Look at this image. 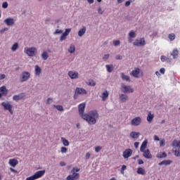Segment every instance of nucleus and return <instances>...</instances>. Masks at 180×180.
<instances>
[{
    "instance_id": "7ed1b4c3",
    "label": "nucleus",
    "mask_w": 180,
    "mask_h": 180,
    "mask_svg": "<svg viewBox=\"0 0 180 180\" xmlns=\"http://www.w3.org/2000/svg\"><path fill=\"white\" fill-rule=\"evenodd\" d=\"M44 174H45V170L38 171L35 172L34 175L27 178L26 180H36L39 178H41Z\"/></svg>"
},
{
    "instance_id": "f03ea898",
    "label": "nucleus",
    "mask_w": 180,
    "mask_h": 180,
    "mask_svg": "<svg viewBox=\"0 0 180 180\" xmlns=\"http://www.w3.org/2000/svg\"><path fill=\"white\" fill-rule=\"evenodd\" d=\"M172 147H175L174 148V155L176 157H179L180 156V141H177V140H174L172 141Z\"/></svg>"
},
{
    "instance_id": "6e6d98bb",
    "label": "nucleus",
    "mask_w": 180,
    "mask_h": 180,
    "mask_svg": "<svg viewBox=\"0 0 180 180\" xmlns=\"http://www.w3.org/2000/svg\"><path fill=\"white\" fill-rule=\"evenodd\" d=\"M160 72L162 74V75H165V68H161L160 70Z\"/></svg>"
},
{
    "instance_id": "423d86ee",
    "label": "nucleus",
    "mask_w": 180,
    "mask_h": 180,
    "mask_svg": "<svg viewBox=\"0 0 180 180\" xmlns=\"http://www.w3.org/2000/svg\"><path fill=\"white\" fill-rule=\"evenodd\" d=\"M80 177V175L79 173L75 172V170L72 171V174L66 177V180H77Z\"/></svg>"
},
{
    "instance_id": "37998d69",
    "label": "nucleus",
    "mask_w": 180,
    "mask_h": 180,
    "mask_svg": "<svg viewBox=\"0 0 180 180\" xmlns=\"http://www.w3.org/2000/svg\"><path fill=\"white\" fill-rule=\"evenodd\" d=\"M70 32H71V28H66V30H65V32H63V34H65L66 36H68Z\"/></svg>"
},
{
    "instance_id": "6e6552de",
    "label": "nucleus",
    "mask_w": 180,
    "mask_h": 180,
    "mask_svg": "<svg viewBox=\"0 0 180 180\" xmlns=\"http://www.w3.org/2000/svg\"><path fill=\"white\" fill-rule=\"evenodd\" d=\"M142 120L141 117H137L131 120V124L132 126H139L141 124Z\"/></svg>"
},
{
    "instance_id": "f257e3e1",
    "label": "nucleus",
    "mask_w": 180,
    "mask_h": 180,
    "mask_svg": "<svg viewBox=\"0 0 180 180\" xmlns=\"http://www.w3.org/2000/svg\"><path fill=\"white\" fill-rule=\"evenodd\" d=\"M86 108L85 103H82L79 105V114L82 119L86 120L89 124H95L96 123V120L98 118V114L97 111L93 110L88 114H84Z\"/></svg>"
},
{
    "instance_id": "f704fd0d",
    "label": "nucleus",
    "mask_w": 180,
    "mask_h": 180,
    "mask_svg": "<svg viewBox=\"0 0 180 180\" xmlns=\"http://www.w3.org/2000/svg\"><path fill=\"white\" fill-rule=\"evenodd\" d=\"M19 47V45L18 42H15V44H13V46L11 48L12 51H15Z\"/></svg>"
},
{
    "instance_id": "ddd939ff",
    "label": "nucleus",
    "mask_w": 180,
    "mask_h": 180,
    "mask_svg": "<svg viewBox=\"0 0 180 180\" xmlns=\"http://www.w3.org/2000/svg\"><path fill=\"white\" fill-rule=\"evenodd\" d=\"M143 153V156L146 158V159H152L153 158V155L150 153V151L147 149L143 151H141Z\"/></svg>"
},
{
    "instance_id": "69168bd1",
    "label": "nucleus",
    "mask_w": 180,
    "mask_h": 180,
    "mask_svg": "<svg viewBox=\"0 0 180 180\" xmlns=\"http://www.w3.org/2000/svg\"><path fill=\"white\" fill-rule=\"evenodd\" d=\"M53 100L51 98H48V100H46V103L50 104V103Z\"/></svg>"
},
{
    "instance_id": "20e7f679",
    "label": "nucleus",
    "mask_w": 180,
    "mask_h": 180,
    "mask_svg": "<svg viewBox=\"0 0 180 180\" xmlns=\"http://www.w3.org/2000/svg\"><path fill=\"white\" fill-rule=\"evenodd\" d=\"M37 49L36 48H25V53L30 57H33L36 54Z\"/></svg>"
},
{
    "instance_id": "49530a36",
    "label": "nucleus",
    "mask_w": 180,
    "mask_h": 180,
    "mask_svg": "<svg viewBox=\"0 0 180 180\" xmlns=\"http://www.w3.org/2000/svg\"><path fill=\"white\" fill-rule=\"evenodd\" d=\"M102 147H101V146H97V147H96L95 148V152L96 153H99L101 150H102Z\"/></svg>"
},
{
    "instance_id": "2f4dec72",
    "label": "nucleus",
    "mask_w": 180,
    "mask_h": 180,
    "mask_svg": "<svg viewBox=\"0 0 180 180\" xmlns=\"http://www.w3.org/2000/svg\"><path fill=\"white\" fill-rule=\"evenodd\" d=\"M60 141H62V143H63V146H69L70 143H69V141L67 139H65V138L62 137V138H60Z\"/></svg>"
},
{
    "instance_id": "052dcab7",
    "label": "nucleus",
    "mask_w": 180,
    "mask_h": 180,
    "mask_svg": "<svg viewBox=\"0 0 180 180\" xmlns=\"http://www.w3.org/2000/svg\"><path fill=\"white\" fill-rule=\"evenodd\" d=\"M5 78H6V75H3V74L0 75V79L1 80L4 79Z\"/></svg>"
},
{
    "instance_id": "72a5a7b5",
    "label": "nucleus",
    "mask_w": 180,
    "mask_h": 180,
    "mask_svg": "<svg viewBox=\"0 0 180 180\" xmlns=\"http://www.w3.org/2000/svg\"><path fill=\"white\" fill-rule=\"evenodd\" d=\"M41 57H42V59H44V60H46L49 58L48 52H42V55H41Z\"/></svg>"
},
{
    "instance_id": "a19ab883",
    "label": "nucleus",
    "mask_w": 180,
    "mask_h": 180,
    "mask_svg": "<svg viewBox=\"0 0 180 180\" xmlns=\"http://www.w3.org/2000/svg\"><path fill=\"white\" fill-rule=\"evenodd\" d=\"M0 91L3 95H4L6 92V88L5 86H2L0 88Z\"/></svg>"
},
{
    "instance_id": "aec40b11",
    "label": "nucleus",
    "mask_w": 180,
    "mask_h": 180,
    "mask_svg": "<svg viewBox=\"0 0 180 180\" xmlns=\"http://www.w3.org/2000/svg\"><path fill=\"white\" fill-rule=\"evenodd\" d=\"M154 117H155L154 114H152L151 112H148L146 120L148 121V122L151 123Z\"/></svg>"
},
{
    "instance_id": "603ef678",
    "label": "nucleus",
    "mask_w": 180,
    "mask_h": 180,
    "mask_svg": "<svg viewBox=\"0 0 180 180\" xmlns=\"http://www.w3.org/2000/svg\"><path fill=\"white\" fill-rule=\"evenodd\" d=\"M130 4H131V1H127L125 2V4H124V6H125V7H128V6H130Z\"/></svg>"
},
{
    "instance_id": "bb28decb",
    "label": "nucleus",
    "mask_w": 180,
    "mask_h": 180,
    "mask_svg": "<svg viewBox=\"0 0 180 180\" xmlns=\"http://www.w3.org/2000/svg\"><path fill=\"white\" fill-rule=\"evenodd\" d=\"M139 134H140V133L132 131L131 133H130V136L132 139H138L139 136Z\"/></svg>"
},
{
    "instance_id": "a18cd8bd",
    "label": "nucleus",
    "mask_w": 180,
    "mask_h": 180,
    "mask_svg": "<svg viewBox=\"0 0 180 180\" xmlns=\"http://www.w3.org/2000/svg\"><path fill=\"white\" fill-rule=\"evenodd\" d=\"M112 44L115 46H117L120 44V41H112Z\"/></svg>"
},
{
    "instance_id": "774afa93",
    "label": "nucleus",
    "mask_w": 180,
    "mask_h": 180,
    "mask_svg": "<svg viewBox=\"0 0 180 180\" xmlns=\"http://www.w3.org/2000/svg\"><path fill=\"white\" fill-rule=\"evenodd\" d=\"M7 30H8V28H4L3 30H1V33H3Z\"/></svg>"
},
{
    "instance_id": "6ab92c4d",
    "label": "nucleus",
    "mask_w": 180,
    "mask_h": 180,
    "mask_svg": "<svg viewBox=\"0 0 180 180\" xmlns=\"http://www.w3.org/2000/svg\"><path fill=\"white\" fill-rule=\"evenodd\" d=\"M119 98H120V101L122 103H124V102H126L127 101L129 100L128 96H127V95H125V94H120V95H119Z\"/></svg>"
},
{
    "instance_id": "ea45409f",
    "label": "nucleus",
    "mask_w": 180,
    "mask_h": 180,
    "mask_svg": "<svg viewBox=\"0 0 180 180\" xmlns=\"http://www.w3.org/2000/svg\"><path fill=\"white\" fill-rule=\"evenodd\" d=\"M96 82L94 81V80H89V83H88V85L89 86H96Z\"/></svg>"
},
{
    "instance_id": "5701e85b",
    "label": "nucleus",
    "mask_w": 180,
    "mask_h": 180,
    "mask_svg": "<svg viewBox=\"0 0 180 180\" xmlns=\"http://www.w3.org/2000/svg\"><path fill=\"white\" fill-rule=\"evenodd\" d=\"M160 60L162 62H167V63H171L172 62V59H170V58H167V56H165L164 55H162L160 57Z\"/></svg>"
},
{
    "instance_id": "de8ad7c7",
    "label": "nucleus",
    "mask_w": 180,
    "mask_h": 180,
    "mask_svg": "<svg viewBox=\"0 0 180 180\" xmlns=\"http://www.w3.org/2000/svg\"><path fill=\"white\" fill-rule=\"evenodd\" d=\"M63 33L62 30H56L55 32H53V34H61Z\"/></svg>"
},
{
    "instance_id": "5fc2aeb1",
    "label": "nucleus",
    "mask_w": 180,
    "mask_h": 180,
    "mask_svg": "<svg viewBox=\"0 0 180 180\" xmlns=\"http://www.w3.org/2000/svg\"><path fill=\"white\" fill-rule=\"evenodd\" d=\"M115 59H116V60H122V55H117V56H115Z\"/></svg>"
},
{
    "instance_id": "4be33fe9",
    "label": "nucleus",
    "mask_w": 180,
    "mask_h": 180,
    "mask_svg": "<svg viewBox=\"0 0 180 180\" xmlns=\"http://www.w3.org/2000/svg\"><path fill=\"white\" fill-rule=\"evenodd\" d=\"M25 97V95L24 94H19V95H15V96H14L13 98V99L14 101H19V100L23 99Z\"/></svg>"
},
{
    "instance_id": "39448f33",
    "label": "nucleus",
    "mask_w": 180,
    "mask_h": 180,
    "mask_svg": "<svg viewBox=\"0 0 180 180\" xmlns=\"http://www.w3.org/2000/svg\"><path fill=\"white\" fill-rule=\"evenodd\" d=\"M121 91L122 92H123L124 94H127V93H134V90L133 89H131V86H126L123 84H122L121 85Z\"/></svg>"
},
{
    "instance_id": "c85d7f7f",
    "label": "nucleus",
    "mask_w": 180,
    "mask_h": 180,
    "mask_svg": "<svg viewBox=\"0 0 180 180\" xmlns=\"http://www.w3.org/2000/svg\"><path fill=\"white\" fill-rule=\"evenodd\" d=\"M109 96V93L108 91H105L102 94L101 98L103 101H105L106 98Z\"/></svg>"
},
{
    "instance_id": "4d7b16f0",
    "label": "nucleus",
    "mask_w": 180,
    "mask_h": 180,
    "mask_svg": "<svg viewBox=\"0 0 180 180\" xmlns=\"http://www.w3.org/2000/svg\"><path fill=\"white\" fill-rule=\"evenodd\" d=\"M98 13L99 14H103V10H102V8H101V7H99V8H98Z\"/></svg>"
},
{
    "instance_id": "8fccbe9b",
    "label": "nucleus",
    "mask_w": 180,
    "mask_h": 180,
    "mask_svg": "<svg viewBox=\"0 0 180 180\" xmlns=\"http://www.w3.org/2000/svg\"><path fill=\"white\" fill-rule=\"evenodd\" d=\"M56 109L60 112L64 110L63 107L61 105H56Z\"/></svg>"
},
{
    "instance_id": "680f3d73",
    "label": "nucleus",
    "mask_w": 180,
    "mask_h": 180,
    "mask_svg": "<svg viewBox=\"0 0 180 180\" xmlns=\"http://www.w3.org/2000/svg\"><path fill=\"white\" fill-rule=\"evenodd\" d=\"M134 146L135 148H138L139 146V142H135Z\"/></svg>"
},
{
    "instance_id": "dca6fc26",
    "label": "nucleus",
    "mask_w": 180,
    "mask_h": 180,
    "mask_svg": "<svg viewBox=\"0 0 180 180\" xmlns=\"http://www.w3.org/2000/svg\"><path fill=\"white\" fill-rule=\"evenodd\" d=\"M179 51L177 49H173L172 52H171L170 55L173 57L174 59H176L179 58Z\"/></svg>"
},
{
    "instance_id": "2eb2a0df",
    "label": "nucleus",
    "mask_w": 180,
    "mask_h": 180,
    "mask_svg": "<svg viewBox=\"0 0 180 180\" xmlns=\"http://www.w3.org/2000/svg\"><path fill=\"white\" fill-rule=\"evenodd\" d=\"M139 74H140V69L139 68H136L134 70H133L131 72V75L133 76L135 78H139Z\"/></svg>"
},
{
    "instance_id": "c03bdc74",
    "label": "nucleus",
    "mask_w": 180,
    "mask_h": 180,
    "mask_svg": "<svg viewBox=\"0 0 180 180\" xmlns=\"http://www.w3.org/2000/svg\"><path fill=\"white\" fill-rule=\"evenodd\" d=\"M127 169V166L126 165H122V168L120 169V172L121 174H124V170Z\"/></svg>"
},
{
    "instance_id": "473e14b6",
    "label": "nucleus",
    "mask_w": 180,
    "mask_h": 180,
    "mask_svg": "<svg viewBox=\"0 0 180 180\" xmlns=\"http://www.w3.org/2000/svg\"><path fill=\"white\" fill-rule=\"evenodd\" d=\"M167 156L166 153H160L158 154H157L156 157L158 158H166Z\"/></svg>"
},
{
    "instance_id": "09e8293b",
    "label": "nucleus",
    "mask_w": 180,
    "mask_h": 180,
    "mask_svg": "<svg viewBox=\"0 0 180 180\" xmlns=\"http://www.w3.org/2000/svg\"><path fill=\"white\" fill-rule=\"evenodd\" d=\"M109 57H110L109 53H107V54H105V55H103V60H107L109 58Z\"/></svg>"
},
{
    "instance_id": "7c9ffc66",
    "label": "nucleus",
    "mask_w": 180,
    "mask_h": 180,
    "mask_svg": "<svg viewBox=\"0 0 180 180\" xmlns=\"http://www.w3.org/2000/svg\"><path fill=\"white\" fill-rule=\"evenodd\" d=\"M137 174L145 175L146 173L144 169H143L142 167H139L137 169Z\"/></svg>"
},
{
    "instance_id": "a211bd4d",
    "label": "nucleus",
    "mask_w": 180,
    "mask_h": 180,
    "mask_svg": "<svg viewBox=\"0 0 180 180\" xmlns=\"http://www.w3.org/2000/svg\"><path fill=\"white\" fill-rule=\"evenodd\" d=\"M8 164L13 167H15L18 165V161L16 159H11L8 162Z\"/></svg>"
},
{
    "instance_id": "c9c22d12",
    "label": "nucleus",
    "mask_w": 180,
    "mask_h": 180,
    "mask_svg": "<svg viewBox=\"0 0 180 180\" xmlns=\"http://www.w3.org/2000/svg\"><path fill=\"white\" fill-rule=\"evenodd\" d=\"M168 38L171 41H172L176 39V35L175 34H169Z\"/></svg>"
},
{
    "instance_id": "c756f323",
    "label": "nucleus",
    "mask_w": 180,
    "mask_h": 180,
    "mask_svg": "<svg viewBox=\"0 0 180 180\" xmlns=\"http://www.w3.org/2000/svg\"><path fill=\"white\" fill-rule=\"evenodd\" d=\"M41 73V69L38 65H35V75L39 76Z\"/></svg>"
},
{
    "instance_id": "b1692460",
    "label": "nucleus",
    "mask_w": 180,
    "mask_h": 180,
    "mask_svg": "<svg viewBox=\"0 0 180 180\" xmlns=\"http://www.w3.org/2000/svg\"><path fill=\"white\" fill-rule=\"evenodd\" d=\"M121 78L123 81L131 82L129 76L125 75L124 73H121Z\"/></svg>"
},
{
    "instance_id": "338daca9",
    "label": "nucleus",
    "mask_w": 180,
    "mask_h": 180,
    "mask_svg": "<svg viewBox=\"0 0 180 180\" xmlns=\"http://www.w3.org/2000/svg\"><path fill=\"white\" fill-rule=\"evenodd\" d=\"M59 165H60V166L64 167L66 165L65 162H60V163H59Z\"/></svg>"
},
{
    "instance_id": "9b49d317",
    "label": "nucleus",
    "mask_w": 180,
    "mask_h": 180,
    "mask_svg": "<svg viewBox=\"0 0 180 180\" xmlns=\"http://www.w3.org/2000/svg\"><path fill=\"white\" fill-rule=\"evenodd\" d=\"M133 44L136 46H143L146 44V41L143 38L141 39H136V41L133 42Z\"/></svg>"
},
{
    "instance_id": "412c9836",
    "label": "nucleus",
    "mask_w": 180,
    "mask_h": 180,
    "mask_svg": "<svg viewBox=\"0 0 180 180\" xmlns=\"http://www.w3.org/2000/svg\"><path fill=\"white\" fill-rule=\"evenodd\" d=\"M147 146H148V141L145 140L144 141H143V143L140 147V151L144 152V150H146V149L147 148Z\"/></svg>"
},
{
    "instance_id": "f8f14e48",
    "label": "nucleus",
    "mask_w": 180,
    "mask_h": 180,
    "mask_svg": "<svg viewBox=\"0 0 180 180\" xmlns=\"http://www.w3.org/2000/svg\"><path fill=\"white\" fill-rule=\"evenodd\" d=\"M30 77V73L28 72H23L22 74L21 82L27 81Z\"/></svg>"
},
{
    "instance_id": "0eeeda50",
    "label": "nucleus",
    "mask_w": 180,
    "mask_h": 180,
    "mask_svg": "<svg viewBox=\"0 0 180 180\" xmlns=\"http://www.w3.org/2000/svg\"><path fill=\"white\" fill-rule=\"evenodd\" d=\"M1 105L6 110H8L11 115L13 114V111L12 110L13 105H11L8 102H3Z\"/></svg>"
},
{
    "instance_id": "58836bf2",
    "label": "nucleus",
    "mask_w": 180,
    "mask_h": 180,
    "mask_svg": "<svg viewBox=\"0 0 180 180\" xmlns=\"http://www.w3.org/2000/svg\"><path fill=\"white\" fill-rule=\"evenodd\" d=\"M67 37H68V35H66L63 32V34H62V35H60V41H65L67 39Z\"/></svg>"
},
{
    "instance_id": "4c0bfd02",
    "label": "nucleus",
    "mask_w": 180,
    "mask_h": 180,
    "mask_svg": "<svg viewBox=\"0 0 180 180\" xmlns=\"http://www.w3.org/2000/svg\"><path fill=\"white\" fill-rule=\"evenodd\" d=\"M75 45H70V48L69 49V52L70 53H75Z\"/></svg>"
},
{
    "instance_id": "4468645a",
    "label": "nucleus",
    "mask_w": 180,
    "mask_h": 180,
    "mask_svg": "<svg viewBox=\"0 0 180 180\" xmlns=\"http://www.w3.org/2000/svg\"><path fill=\"white\" fill-rule=\"evenodd\" d=\"M68 75H69V77L72 79H75L79 78V73L74 71H69L68 73Z\"/></svg>"
},
{
    "instance_id": "3c124183",
    "label": "nucleus",
    "mask_w": 180,
    "mask_h": 180,
    "mask_svg": "<svg viewBox=\"0 0 180 180\" xmlns=\"http://www.w3.org/2000/svg\"><path fill=\"white\" fill-rule=\"evenodd\" d=\"M8 4L7 1L4 2L3 4H2V7H3L4 8H8Z\"/></svg>"
},
{
    "instance_id": "cd10ccee",
    "label": "nucleus",
    "mask_w": 180,
    "mask_h": 180,
    "mask_svg": "<svg viewBox=\"0 0 180 180\" xmlns=\"http://www.w3.org/2000/svg\"><path fill=\"white\" fill-rule=\"evenodd\" d=\"M105 68H106L107 71H108L109 73H110V72H112L113 71V70H114V66H113L112 65H105Z\"/></svg>"
},
{
    "instance_id": "393cba45",
    "label": "nucleus",
    "mask_w": 180,
    "mask_h": 180,
    "mask_svg": "<svg viewBox=\"0 0 180 180\" xmlns=\"http://www.w3.org/2000/svg\"><path fill=\"white\" fill-rule=\"evenodd\" d=\"M86 27H83L82 30H79V32H78L79 37H82L86 33Z\"/></svg>"
},
{
    "instance_id": "13d9d810",
    "label": "nucleus",
    "mask_w": 180,
    "mask_h": 180,
    "mask_svg": "<svg viewBox=\"0 0 180 180\" xmlns=\"http://www.w3.org/2000/svg\"><path fill=\"white\" fill-rule=\"evenodd\" d=\"M75 170V172H79L80 171V169L77 168V167H73L72 171Z\"/></svg>"
},
{
    "instance_id": "79ce46f5",
    "label": "nucleus",
    "mask_w": 180,
    "mask_h": 180,
    "mask_svg": "<svg viewBox=\"0 0 180 180\" xmlns=\"http://www.w3.org/2000/svg\"><path fill=\"white\" fill-rule=\"evenodd\" d=\"M68 149L65 147L60 148V153H66L68 152Z\"/></svg>"
},
{
    "instance_id": "9d476101",
    "label": "nucleus",
    "mask_w": 180,
    "mask_h": 180,
    "mask_svg": "<svg viewBox=\"0 0 180 180\" xmlns=\"http://www.w3.org/2000/svg\"><path fill=\"white\" fill-rule=\"evenodd\" d=\"M133 153V150L131 149H127L125 150L123 153H122V157L124 159H128L129 157H131Z\"/></svg>"
},
{
    "instance_id": "0e129e2a",
    "label": "nucleus",
    "mask_w": 180,
    "mask_h": 180,
    "mask_svg": "<svg viewBox=\"0 0 180 180\" xmlns=\"http://www.w3.org/2000/svg\"><path fill=\"white\" fill-rule=\"evenodd\" d=\"M154 140L159 141H160V138L158 136H154Z\"/></svg>"
},
{
    "instance_id": "bf43d9fd",
    "label": "nucleus",
    "mask_w": 180,
    "mask_h": 180,
    "mask_svg": "<svg viewBox=\"0 0 180 180\" xmlns=\"http://www.w3.org/2000/svg\"><path fill=\"white\" fill-rule=\"evenodd\" d=\"M10 170H11L12 172H13V173H15V174H18V172L17 170L13 169L12 167L10 168Z\"/></svg>"
},
{
    "instance_id": "a878e982",
    "label": "nucleus",
    "mask_w": 180,
    "mask_h": 180,
    "mask_svg": "<svg viewBox=\"0 0 180 180\" xmlns=\"http://www.w3.org/2000/svg\"><path fill=\"white\" fill-rule=\"evenodd\" d=\"M172 163V160H164L162 162H160L158 163V165H171Z\"/></svg>"
},
{
    "instance_id": "f3484780",
    "label": "nucleus",
    "mask_w": 180,
    "mask_h": 180,
    "mask_svg": "<svg viewBox=\"0 0 180 180\" xmlns=\"http://www.w3.org/2000/svg\"><path fill=\"white\" fill-rule=\"evenodd\" d=\"M4 22L8 25V26H12L15 24V21L13 18H6L4 20Z\"/></svg>"
},
{
    "instance_id": "e433bc0d",
    "label": "nucleus",
    "mask_w": 180,
    "mask_h": 180,
    "mask_svg": "<svg viewBox=\"0 0 180 180\" xmlns=\"http://www.w3.org/2000/svg\"><path fill=\"white\" fill-rule=\"evenodd\" d=\"M128 36L129 38H135L136 37V33L134 32V31H131L129 32Z\"/></svg>"
},
{
    "instance_id": "1a4fd4ad",
    "label": "nucleus",
    "mask_w": 180,
    "mask_h": 180,
    "mask_svg": "<svg viewBox=\"0 0 180 180\" xmlns=\"http://www.w3.org/2000/svg\"><path fill=\"white\" fill-rule=\"evenodd\" d=\"M87 94L86 91L82 88H76V91H75V96H73L75 98H77V94H83L86 95Z\"/></svg>"
},
{
    "instance_id": "864d4df0",
    "label": "nucleus",
    "mask_w": 180,
    "mask_h": 180,
    "mask_svg": "<svg viewBox=\"0 0 180 180\" xmlns=\"http://www.w3.org/2000/svg\"><path fill=\"white\" fill-rule=\"evenodd\" d=\"M91 157V154L89 153H86L85 155L86 160H89Z\"/></svg>"
},
{
    "instance_id": "e2e57ef3",
    "label": "nucleus",
    "mask_w": 180,
    "mask_h": 180,
    "mask_svg": "<svg viewBox=\"0 0 180 180\" xmlns=\"http://www.w3.org/2000/svg\"><path fill=\"white\" fill-rule=\"evenodd\" d=\"M144 162L142 160H138V164L139 165H143Z\"/></svg>"
}]
</instances>
